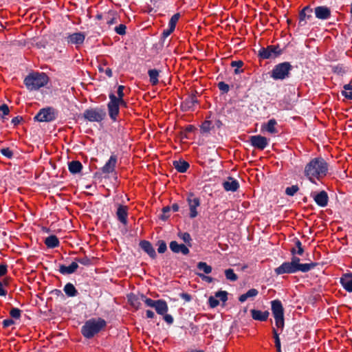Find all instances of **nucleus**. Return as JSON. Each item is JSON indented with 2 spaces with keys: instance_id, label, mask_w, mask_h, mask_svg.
Instances as JSON below:
<instances>
[{
  "instance_id": "nucleus-46",
  "label": "nucleus",
  "mask_w": 352,
  "mask_h": 352,
  "mask_svg": "<svg viewBox=\"0 0 352 352\" xmlns=\"http://www.w3.org/2000/svg\"><path fill=\"white\" fill-rule=\"evenodd\" d=\"M298 190L299 188L298 185H292V186L286 188L285 194L288 196H294Z\"/></svg>"
},
{
  "instance_id": "nucleus-2",
  "label": "nucleus",
  "mask_w": 352,
  "mask_h": 352,
  "mask_svg": "<svg viewBox=\"0 0 352 352\" xmlns=\"http://www.w3.org/2000/svg\"><path fill=\"white\" fill-rule=\"evenodd\" d=\"M329 164L325 160L321 157L312 159L305 167V176L308 179L316 184L315 179H320L327 175Z\"/></svg>"
},
{
  "instance_id": "nucleus-64",
  "label": "nucleus",
  "mask_w": 352,
  "mask_h": 352,
  "mask_svg": "<svg viewBox=\"0 0 352 352\" xmlns=\"http://www.w3.org/2000/svg\"><path fill=\"white\" fill-rule=\"evenodd\" d=\"M14 324V322L12 319H6L2 322L3 328H8Z\"/></svg>"
},
{
  "instance_id": "nucleus-5",
  "label": "nucleus",
  "mask_w": 352,
  "mask_h": 352,
  "mask_svg": "<svg viewBox=\"0 0 352 352\" xmlns=\"http://www.w3.org/2000/svg\"><path fill=\"white\" fill-rule=\"evenodd\" d=\"M293 67L289 62L276 65L271 72L270 76L274 80H284L289 78Z\"/></svg>"
},
{
  "instance_id": "nucleus-6",
  "label": "nucleus",
  "mask_w": 352,
  "mask_h": 352,
  "mask_svg": "<svg viewBox=\"0 0 352 352\" xmlns=\"http://www.w3.org/2000/svg\"><path fill=\"white\" fill-rule=\"evenodd\" d=\"M82 117L91 122H100L107 117V113L103 107L89 108L84 111Z\"/></svg>"
},
{
  "instance_id": "nucleus-57",
  "label": "nucleus",
  "mask_w": 352,
  "mask_h": 352,
  "mask_svg": "<svg viewBox=\"0 0 352 352\" xmlns=\"http://www.w3.org/2000/svg\"><path fill=\"white\" fill-rule=\"evenodd\" d=\"M272 332H273V335H274L275 346L281 345L280 338H279V334L278 333L277 330L275 328H273Z\"/></svg>"
},
{
  "instance_id": "nucleus-36",
  "label": "nucleus",
  "mask_w": 352,
  "mask_h": 352,
  "mask_svg": "<svg viewBox=\"0 0 352 352\" xmlns=\"http://www.w3.org/2000/svg\"><path fill=\"white\" fill-rule=\"evenodd\" d=\"M343 89L341 91L342 95L346 99L352 100V85L350 83L346 84L343 86Z\"/></svg>"
},
{
  "instance_id": "nucleus-37",
  "label": "nucleus",
  "mask_w": 352,
  "mask_h": 352,
  "mask_svg": "<svg viewBox=\"0 0 352 352\" xmlns=\"http://www.w3.org/2000/svg\"><path fill=\"white\" fill-rule=\"evenodd\" d=\"M243 65V62L241 60H233L230 63V66L232 67H235L234 70V73L235 74H239L243 72V69H240V68Z\"/></svg>"
},
{
  "instance_id": "nucleus-9",
  "label": "nucleus",
  "mask_w": 352,
  "mask_h": 352,
  "mask_svg": "<svg viewBox=\"0 0 352 352\" xmlns=\"http://www.w3.org/2000/svg\"><path fill=\"white\" fill-rule=\"evenodd\" d=\"M57 113L52 107L43 108L34 116V120L41 122H50L56 120Z\"/></svg>"
},
{
  "instance_id": "nucleus-23",
  "label": "nucleus",
  "mask_w": 352,
  "mask_h": 352,
  "mask_svg": "<svg viewBox=\"0 0 352 352\" xmlns=\"http://www.w3.org/2000/svg\"><path fill=\"white\" fill-rule=\"evenodd\" d=\"M140 247L142 250L145 252L151 258H155L157 256L155 249L152 244L146 240L141 241L140 242Z\"/></svg>"
},
{
  "instance_id": "nucleus-55",
  "label": "nucleus",
  "mask_w": 352,
  "mask_h": 352,
  "mask_svg": "<svg viewBox=\"0 0 352 352\" xmlns=\"http://www.w3.org/2000/svg\"><path fill=\"white\" fill-rule=\"evenodd\" d=\"M208 303L211 308L217 307L219 305V301L214 296H210Z\"/></svg>"
},
{
  "instance_id": "nucleus-3",
  "label": "nucleus",
  "mask_w": 352,
  "mask_h": 352,
  "mask_svg": "<svg viewBox=\"0 0 352 352\" xmlns=\"http://www.w3.org/2000/svg\"><path fill=\"white\" fill-rule=\"evenodd\" d=\"M49 82V77L43 72H34L30 73L23 80L28 90L32 91L45 87Z\"/></svg>"
},
{
  "instance_id": "nucleus-27",
  "label": "nucleus",
  "mask_w": 352,
  "mask_h": 352,
  "mask_svg": "<svg viewBox=\"0 0 352 352\" xmlns=\"http://www.w3.org/2000/svg\"><path fill=\"white\" fill-rule=\"evenodd\" d=\"M174 168L181 173H186L188 168L190 167V164L186 161L179 160L177 161L173 162Z\"/></svg>"
},
{
  "instance_id": "nucleus-34",
  "label": "nucleus",
  "mask_w": 352,
  "mask_h": 352,
  "mask_svg": "<svg viewBox=\"0 0 352 352\" xmlns=\"http://www.w3.org/2000/svg\"><path fill=\"white\" fill-rule=\"evenodd\" d=\"M277 122L276 120L274 118L270 119L268 120L267 123L265 125V129L267 132L272 134H275L278 133L277 129H276L275 126L276 125Z\"/></svg>"
},
{
  "instance_id": "nucleus-41",
  "label": "nucleus",
  "mask_w": 352,
  "mask_h": 352,
  "mask_svg": "<svg viewBox=\"0 0 352 352\" xmlns=\"http://www.w3.org/2000/svg\"><path fill=\"white\" fill-rule=\"evenodd\" d=\"M179 18L180 14L179 12L173 14L168 22V28L175 30L176 24L179 21Z\"/></svg>"
},
{
  "instance_id": "nucleus-17",
  "label": "nucleus",
  "mask_w": 352,
  "mask_h": 352,
  "mask_svg": "<svg viewBox=\"0 0 352 352\" xmlns=\"http://www.w3.org/2000/svg\"><path fill=\"white\" fill-rule=\"evenodd\" d=\"M128 210L129 208L127 206H124L120 204H117V218L118 221L124 226H126L128 223Z\"/></svg>"
},
{
  "instance_id": "nucleus-4",
  "label": "nucleus",
  "mask_w": 352,
  "mask_h": 352,
  "mask_svg": "<svg viewBox=\"0 0 352 352\" xmlns=\"http://www.w3.org/2000/svg\"><path fill=\"white\" fill-rule=\"evenodd\" d=\"M106 325V321L101 318H91L87 320L82 327L81 333L85 338L90 339L98 333Z\"/></svg>"
},
{
  "instance_id": "nucleus-21",
  "label": "nucleus",
  "mask_w": 352,
  "mask_h": 352,
  "mask_svg": "<svg viewBox=\"0 0 352 352\" xmlns=\"http://www.w3.org/2000/svg\"><path fill=\"white\" fill-rule=\"evenodd\" d=\"M222 186L226 191L236 192L239 188V182L232 177H228Z\"/></svg>"
},
{
  "instance_id": "nucleus-53",
  "label": "nucleus",
  "mask_w": 352,
  "mask_h": 352,
  "mask_svg": "<svg viewBox=\"0 0 352 352\" xmlns=\"http://www.w3.org/2000/svg\"><path fill=\"white\" fill-rule=\"evenodd\" d=\"M8 283L6 280L3 282L0 280V296H6L8 294L7 290L5 289L4 286L8 285Z\"/></svg>"
},
{
  "instance_id": "nucleus-13",
  "label": "nucleus",
  "mask_w": 352,
  "mask_h": 352,
  "mask_svg": "<svg viewBox=\"0 0 352 352\" xmlns=\"http://www.w3.org/2000/svg\"><path fill=\"white\" fill-rule=\"evenodd\" d=\"M197 94L198 92L197 91H194L181 103L180 107L183 111H192L194 109L195 104L198 103V100L197 99Z\"/></svg>"
},
{
  "instance_id": "nucleus-26",
  "label": "nucleus",
  "mask_w": 352,
  "mask_h": 352,
  "mask_svg": "<svg viewBox=\"0 0 352 352\" xmlns=\"http://www.w3.org/2000/svg\"><path fill=\"white\" fill-rule=\"evenodd\" d=\"M154 309L159 315H164L167 313L168 307L164 300L160 299L156 300V304Z\"/></svg>"
},
{
  "instance_id": "nucleus-30",
  "label": "nucleus",
  "mask_w": 352,
  "mask_h": 352,
  "mask_svg": "<svg viewBox=\"0 0 352 352\" xmlns=\"http://www.w3.org/2000/svg\"><path fill=\"white\" fill-rule=\"evenodd\" d=\"M59 243V240L56 235H50L45 239V244L48 248L58 247Z\"/></svg>"
},
{
  "instance_id": "nucleus-39",
  "label": "nucleus",
  "mask_w": 352,
  "mask_h": 352,
  "mask_svg": "<svg viewBox=\"0 0 352 352\" xmlns=\"http://www.w3.org/2000/svg\"><path fill=\"white\" fill-rule=\"evenodd\" d=\"M226 278L230 281H236L238 280V276L234 272L231 268L227 269L224 272Z\"/></svg>"
},
{
  "instance_id": "nucleus-31",
  "label": "nucleus",
  "mask_w": 352,
  "mask_h": 352,
  "mask_svg": "<svg viewBox=\"0 0 352 352\" xmlns=\"http://www.w3.org/2000/svg\"><path fill=\"white\" fill-rule=\"evenodd\" d=\"M160 71L156 69H151L148 71L149 81L152 85H156L159 82V76Z\"/></svg>"
},
{
  "instance_id": "nucleus-49",
  "label": "nucleus",
  "mask_w": 352,
  "mask_h": 352,
  "mask_svg": "<svg viewBox=\"0 0 352 352\" xmlns=\"http://www.w3.org/2000/svg\"><path fill=\"white\" fill-rule=\"evenodd\" d=\"M21 310L19 308H12L10 311V316L14 319H19L21 318Z\"/></svg>"
},
{
  "instance_id": "nucleus-1",
  "label": "nucleus",
  "mask_w": 352,
  "mask_h": 352,
  "mask_svg": "<svg viewBox=\"0 0 352 352\" xmlns=\"http://www.w3.org/2000/svg\"><path fill=\"white\" fill-rule=\"evenodd\" d=\"M290 253L292 255L291 261L284 262L279 267L274 269V272L276 275H281L283 274H295L298 272L305 273L311 270L318 265V263L315 262L300 263V258L296 256L298 254L296 247H294L290 250Z\"/></svg>"
},
{
  "instance_id": "nucleus-54",
  "label": "nucleus",
  "mask_w": 352,
  "mask_h": 352,
  "mask_svg": "<svg viewBox=\"0 0 352 352\" xmlns=\"http://www.w3.org/2000/svg\"><path fill=\"white\" fill-rule=\"evenodd\" d=\"M1 154L8 159H11L13 157V152L9 148H3L1 149Z\"/></svg>"
},
{
  "instance_id": "nucleus-61",
  "label": "nucleus",
  "mask_w": 352,
  "mask_h": 352,
  "mask_svg": "<svg viewBox=\"0 0 352 352\" xmlns=\"http://www.w3.org/2000/svg\"><path fill=\"white\" fill-rule=\"evenodd\" d=\"M163 318L164 320L168 324H172L174 322V319L173 318V316L170 314H165L164 315H163Z\"/></svg>"
},
{
  "instance_id": "nucleus-22",
  "label": "nucleus",
  "mask_w": 352,
  "mask_h": 352,
  "mask_svg": "<svg viewBox=\"0 0 352 352\" xmlns=\"http://www.w3.org/2000/svg\"><path fill=\"white\" fill-rule=\"evenodd\" d=\"M340 283L342 287L348 292H352V272L344 274Z\"/></svg>"
},
{
  "instance_id": "nucleus-28",
  "label": "nucleus",
  "mask_w": 352,
  "mask_h": 352,
  "mask_svg": "<svg viewBox=\"0 0 352 352\" xmlns=\"http://www.w3.org/2000/svg\"><path fill=\"white\" fill-rule=\"evenodd\" d=\"M127 298L130 305L134 308L138 309L140 307L141 301H142L141 294L136 295L131 293L127 296Z\"/></svg>"
},
{
  "instance_id": "nucleus-29",
  "label": "nucleus",
  "mask_w": 352,
  "mask_h": 352,
  "mask_svg": "<svg viewBox=\"0 0 352 352\" xmlns=\"http://www.w3.org/2000/svg\"><path fill=\"white\" fill-rule=\"evenodd\" d=\"M68 169L72 174H77L82 169V165L80 162L73 160L68 163Z\"/></svg>"
},
{
  "instance_id": "nucleus-11",
  "label": "nucleus",
  "mask_w": 352,
  "mask_h": 352,
  "mask_svg": "<svg viewBox=\"0 0 352 352\" xmlns=\"http://www.w3.org/2000/svg\"><path fill=\"white\" fill-rule=\"evenodd\" d=\"M85 34L84 32H78L72 34H67L65 37V40L68 45H74L76 49H78L84 43L85 39Z\"/></svg>"
},
{
  "instance_id": "nucleus-52",
  "label": "nucleus",
  "mask_w": 352,
  "mask_h": 352,
  "mask_svg": "<svg viewBox=\"0 0 352 352\" xmlns=\"http://www.w3.org/2000/svg\"><path fill=\"white\" fill-rule=\"evenodd\" d=\"M126 26L124 24H120L115 28V32L119 35H124L126 34Z\"/></svg>"
},
{
  "instance_id": "nucleus-62",
  "label": "nucleus",
  "mask_w": 352,
  "mask_h": 352,
  "mask_svg": "<svg viewBox=\"0 0 352 352\" xmlns=\"http://www.w3.org/2000/svg\"><path fill=\"white\" fill-rule=\"evenodd\" d=\"M333 71L334 73L338 74H342L345 72V70L341 65H336L333 68Z\"/></svg>"
},
{
  "instance_id": "nucleus-7",
  "label": "nucleus",
  "mask_w": 352,
  "mask_h": 352,
  "mask_svg": "<svg viewBox=\"0 0 352 352\" xmlns=\"http://www.w3.org/2000/svg\"><path fill=\"white\" fill-rule=\"evenodd\" d=\"M271 309L275 320V325L281 329L284 328V308L279 300H274L271 302Z\"/></svg>"
},
{
  "instance_id": "nucleus-25",
  "label": "nucleus",
  "mask_w": 352,
  "mask_h": 352,
  "mask_svg": "<svg viewBox=\"0 0 352 352\" xmlns=\"http://www.w3.org/2000/svg\"><path fill=\"white\" fill-rule=\"evenodd\" d=\"M250 311L252 318L258 321H266L270 314L268 311H261L257 309H252Z\"/></svg>"
},
{
  "instance_id": "nucleus-45",
  "label": "nucleus",
  "mask_w": 352,
  "mask_h": 352,
  "mask_svg": "<svg viewBox=\"0 0 352 352\" xmlns=\"http://www.w3.org/2000/svg\"><path fill=\"white\" fill-rule=\"evenodd\" d=\"M156 245L158 247L157 248V252L160 254H163V253H164L167 250L166 243L163 240H159L157 242Z\"/></svg>"
},
{
  "instance_id": "nucleus-15",
  "label": "nucleus",
  "mask_w": 352,
  "mask_h": 352,
  "mask_svg": "<svg viewBox=\"0 0 352 352\" xmlns=\"http://www.w3.org/2000/svg\"><path fill=\"white\" fill-rule=\"evenodd\" d=\"M250 142L252 146L259 150H263L268 144L267 139L261 135L250 136Z\"/></svg>"
},
{
  "instance_id": "nucleus-14",
  "label": "nucleus",
  "mask_w": 352,
  "mask_h": 352,
  "mask_svg": "<svg viewBox=\"0 0 352 352\" xmlns=\"http://www.w3.org/2000/svg\"><path fill=\"white\" fill-rule=\"evenodd\" d=\"M311 196L318 206L324 208L327 206L329 202V196L325 190H321L319 192H311Z\"/></svg>"
},
{
  "instance_id": "nucleus-59",
  "label": "nucleus",
  "mask_w": 352,
  "mask_h": 352,
  "mask_svg": "<svg viewBox=\"0 0 352 352\" xmlns=\"http://www.w3.org/2000/svg\"><path fill=\"white\" fill-rule=\"evenodd\" d=\"M124 86L123 85H119L118 87V90H117V94H118V96H116V99H121L124 97Z\"/></svg>"
},
{
  "instance_id": "nucleus-18",
  "label": "nucleus",
  "mask_w": 352,
  "mask_h": 352,
  "mask_svg": "<svg viewBox=\"0 0 352 352\" xmlns=\"http://www.w3.org/2000/svg\"><path fill=\"white\" fill-rule=\"evenodd\" d=\"M315 16L320 20H327L331 17V12L329 8L325 6H317L314 9Z\"/></svg>"
},
{
  "instance_id": "nucleus-44",
  "label": "nucleus",
  "mask_w": 352,
  "mask_h": 352,
  "mask_svg": "<svg viewBox=\"0 0 352 352\" xmlns=\"http://www.w3.org/2000/svg\"><path fill=\"white\" fill-rule=\"evenodd\" d=\"M212 129V122L205 120L200 126V130L202 133H209Z\"/></svg>"
},
{
  "instance_id": "nucleus-63",
  "label": "nucleus",
  "mask_w": 352,
  "mask_h": 352,
  "mask_svg": "<svg viewBox=\"0 0 352 352\" xmlns=\"http://www.w3.org/2000/svg\"><path fill=\"white\" fill-rule=\"evenodd\" d=\"M197 274L201 278V280H205L208 283H212L214 280L213 278L208 276H206L204 274L197 273Z\"/></svg>"
},
{
  "instance_id": "nucleus-33",
  "label": "nucleus",
  "mask_w": 352,
  "mask_h": 352,
  "mask_svg": "<svg viewBox=\"0 0 352 352\" xmlns=\"http://www.w3.org/2000/svg\"><path fill=\"white\" fill-rule=\"evenodd\" d=\"M258 292L256 289H250L245 294L241 295L239 298V300L241 302H245L249 298H254L256 296Z\"/></svg>"
},
{
  "instance_id": "nucleus-35",
  "label": "nucleus",
  "mask_w": 352,
  "mask_h": 352,
  "mask_svg": "<svg viewBox=\"0 0 352 352\" xmlns=\"http://www.w3.org/2000/svg\"><path fill=\"white\" fill-rule=\"evenodd\" d=\"M177 236L182 240H183V241L186 243V245H188V247H191L192 246V239L191 238L190 234L188 232H179L177 233Z\"/></svg>"
},
{
  "instance_id": "nucleus-12",
  "label": "nucleus",
  "mask_w": 352,
  "mask_h": 352,
  "mask_svg": "<svg viewBox=\"0 0 352 352\" xmlns=\"http://www.w3.org/2000/svg\"><path fill=\"white\" fill-rule=\"evenodd\" d=\"M186 201L188 202L190 213L189 217L190 219H194L198 215L197 208L200 206L201 201L199 197H195L192 192L188 194Z\"/></svg>"
},
{
  "instance_id": "nucleus-40",
  "label": "nucleus",
  "mask_w": 352,
  "mask_h": 352,
  "mask_svg": "<svg viewBox=\"0 0 352 352\" xmlns=\"http://www.w3.org/2000/svg\"><path fill=\"white\" fill-rule=\"evenodd\" d=\"M170 207L168 206H166L162 209V214L159 215V219L165 221H166L169 217H170Z\"/></svg>"
},
{
  "instance_id": "nucleus-10",
  "label": "nucleus",
  "mask_w": 352,
  "mask_h": 352,
  "mask_svg": "<svg viewBox=\"0 0 352 352\" xmlns=\"http://www.w3.org/2000/svg\"><path fill=\"white\" fill-rule=\"evenodd\" d=\"M109 102L107 103V109L109 118L113 122L118 120V116L120 113V107L117 102L116 96L111 93L109 95Z\"/></svg>"
},
{
  "instance_id": "nucleus-20",
  "label": "nucleus",
  "mask_w": 352,
  "mask_h": 352,
  "mask_svg": "<svg viewBox=\"0 0 352 352\" xmlns=\"http://www.w3.org/2000/svg\"><path fill=\"white\" fill-rule=\"evenodd\" d=\"M117 163V156L115 154H111L109 160L101 168V171L103 174H109L115 171L116 165Z\"/></svg>"
},
{
  "instance_id": "nucleus-32",
  "label": "nucleus",
  "mask_w": 352,
  "mask_h": 352,
  "mask_svg": "<svg viewBox=\"0 0 352 352\" xmlns=\"http://www.w3.org/2000/svg\"><path fill=\"white\" fill-rule=\"evenodd\" d=\"M63 291L68 297H75L78 294L74 285L71 283H67L64 286Z\"/></svg>"
},
{
  "instance_id": "nucleus-47",
  "label": "nucleus",
  "mask_w": 352,
  "mask_h": 352,
  "mask_svg": "<svg viewBox=\"0 0 352 352\" xmlns=\"http://www.w3.org/2000/svg\"><path fill=\"white\" fill-rule=\"evenodd\" d=\"M142 300L144 301L146 306L154 308L156 304V300L146 298L144 295L141 294Z\"/></svg>"
},
{
  "instance_id": "nucleus-8",
  "label": "nucleus",
  "mask_w": 352,
  "mask_h": 352,
  "mask_svg": "<svg viewBox=\"0 0 352 352\" xmlns=\"http://www.w3.org/2000/svg\"><path fill=\"white\" fill-rule=\"evenodd\" d=\"M283 54V50L278 45H268L266 47H261L258 56L262 59L275 58Z\"/></svg>"
},
{
  "instance_id": "nucleus-16",
  "label": "nucleus",
  "mask_w": 352,
  "mask_h": 352,
  "mask_svg": "<svg viewBox=\"0 0 352 352\" xmlns=\"http://www.w3.org/2000/svg\"><path fill=\"white\" fill-rule=\"evenodd\" d=\"M313 10L309 6H305L300 12H299V21L298 25L300 27L305 26L307 20H310L312 16Z\"/></svg>"
},
{
  "instance_id": "nucleus-43",
  "label": "nucleus",
  "mask_w": 352,
  "mask_h": 352,
  "mask_svg": "<svg viewBox=\"0 0 352 352\" xmlns=\"http://www.w3.org/2000/svg\"><path fill=\"white\" fill-rule=\"evenodd\" d=\"M74 262H76L77 263H79L85 266H89L92 264L91 259L88 258L87 256L82 258H76Z\"/></svg>"
},
{
  "instance_id": "nucleus-24",
  "label": "nucleus",
  "mask_w": 352,
  "mask_h": 352,
  "mask_svg": "<svg viewBox=\"0 0 352 352\" xmlns=\"http://www.w3.org/2000/svg\"><path fill=\"white\" fill-rule=\"evenodd\" d=\"M78 267V264L76 262H72L69 266L64 265H59V272L63 275L71 274L74 273Z\"/></svg>"
},
{
  "instance_id": "nucleus-51",
  "label": "nucleus",
  "mask_w": 352,
  "mask_h": 352,
  "mask_svg": "<svg viewBox=\"0 0 352 352\" xmlns=\"http://www.w3.org/2000/svg\"><path fill=\"white\" fill-rule=\"evenodd\" d=\"M294 242H295V247L297 249L298 255H302L305 250H304V248L302 245V243L298 239H295Z\"/></svg>"
},
{
  "instance_id": "nucleus-60",
  "label": "nucleus",
  "mask_w": 352,
  "mask_h": 352,
  "mask_svg": "<svg viewBox=\"0 0 352 352\" xmlns=\"http://www.w3.org/2000/svg\"><path fill=\"white\" fill-rule=\"evenodd\" d=\"M199 331V329L198 327V326L195 325V324H190V334L192 335V336H195Z\"/></svg>"
},
{
  "instance_id": "nucleus-48",
  "label": "nucleus",
  "mask_w": 352,
  "mask_h": 352,
  "mask_svg": "<svg viewBox=\"0 0 352 352\" xmlns=\"http://www.w3.org/2000/svg\"><path fill=\"white\" fill-rule=\"evenodd\" d=\"M214 297L219 298L223 302L228 300V292L226 291H219L215 293Z\"/></svg>"
},
{
  "instance_id": "nucleus-50",
  "label": "nucleus",
  "mask_w": 352,
  "mask_h": 352,
  "mask_svg": "<svg viewBox=\"0 0 352 352\" xmlns=\"http://www.w3.org/2000/svg\"><path fill=\"white\" fill-rule=\"evenodd\" d=\"M217 87L222 94H227L230 90L229 85L223 81L219 82Z\"/></svg>"
},
{
  "instance_id": "nucleus-58",
  "label": "nucleus",
  "mask_w": 352,
  "mask_h": 352,
  "mask_svg": "<svg viewBox=\"0 0 352 352\" xmlns=\"http://www.w3.org/2000/svg\"><path fill=\"white\" fill-rule=\"evenodd\" d=\"M51 294L56 297L57 298H60V299H64L65 296L61 290L55 289L51 292Z\"/></svg>"
},
{
  "instance_id": "nucleus-56",
  "label": "nucleus",
  "mask_w": 352,
  "mask_h": 352,
  "mask_svg": "<svg viewBox=\"0 0 352 352\" xmlns=\"http://www.w3.org/2000/svg\"><path fill=\"white\" fill-rule=\"evenodd\" d=\"M8 273V265L5 263L0 264V277L4 276Z\"/></svg>"
},
{
  "instance_id": "nucleus-19",
  "label": "nucleus",
  "mask_w": 352,
  "mask_h": 352,
  "mask_svg": "<svg viewBox=\"0 0 352 352\" xmlns=\"http://www.w3.org/2000/svg\"><path fill=\"white\" fill-rule=\"evenodd\" d=\"M169 248L175 254L181 253L183 255H187L190 252L188 245L182 243L179 244L176 241H172L169 244Z\"/></svg>"
},
{
  "instance_id": "nucleus-38",
  "label": "nucleus",
  "mask_w": 352,
  "mask_h": 352,
  "mask_svg": "<svg viewBox=\"0 0 352 352\" xmlns=\"http://www.w3.org/2000/svg\"><path fill=\"white\" fill-rule=\"evenodd\" d=\"M199 270L203 271L206 274H208L212 272V267L208 265L206 262H199L197 265Z\"/></svg>"
},
{
  "instance_id": "nucleus-42",
  "label": "nucleus",
  "mask_w": 352,
  "mask_h": 352,
  "mask_svg": "<svg viewBox=\"0 0 352 352\" xmlns=\"http://www.w3.org/2000/svg\"><path fill=\"white\" fill-rule=\"evenodd\" d=\"M10 113V109L6 104H3L0 105V118L4 121L6 119V116H8Z\"/></svg>"
}]
</instances>
